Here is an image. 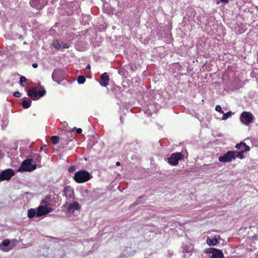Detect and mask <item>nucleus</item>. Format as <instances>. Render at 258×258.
<instances>
[{
    "label": "nucleus",
    "instance_id": "nucleus-1",
    "mask_svg": "<svg viewBox=\"0 0 258 258\" xmlns=\"http://www.w3.org/2000/svg\"><path fill=\"white\" fill-rule=\"evenodd\" d=\"M91 175L86 170H80L77 172L74 176V180L78 183H83L89 180Z\"/></svg>",
    "mask_w": 258,
    "mask_h": 258
},
{
    "label": "nucleus",
    "instance_id": "nucleus-2",
    "mask_svg": "<svg viewBox=\"0 0 258 258\" xmlns=\"http://www.w3.org/2000/svg\"><path fill=\"white\" fill-rule=\"evenodd\" d=\"M36 168V165L32 164V159H27L24 160L21 166L18 169V171H28L30 172L34 170Z\"/></svg>",
    "mask_w": 258,
    "mask_h": 258
},
{
    "label": "nucleus",
    "instance_id": "nucleus-3",
    "mask_svg": "<svg viewBox=\"0 0 258 258\" xmlns=\"http://www.w3.org/2000/svg\"><path fill=\"white\" fill-rule=\"evenodd\" d=\"M46 92L45 90L38 91L36 88H32L28 90L27 92L28 96L33 100H37L38 98L43 96Z\"/></svg>",
    "mask_w": 258,
    "mask_h": 258
},
{
    "label": "nucleus",
    "instance_id": "nucleus-4",
    "mask_svg": "<svg viewBox=\"0 0 258 258\" xmlns=\"http://www.w3.org/2000/svg\"><path fill=\"white\" fill-rule=\"evenodd\" d=\"M53 211L51 205H40L37 209V216L47 215Z\"/></svg>",
    "mask_w": 258,
    "mask_h": 258
},
{
    "label": "nucleus",
    "instance_id": "nucleus-5",
    "mask_svg": "<svg viewBox=\"0 0 258 258\" xmlns=\"http://www.w3.org/2000/svg\"><path fill=\"white\" fill-rule=\"evenodd\" d=\"M253 119V115L249 112L244 111L241 114L240 120L245 124H248V123L252 122Z\"/></svg>",
    "mask_w": 258,
    "mask_h": 258
},
{
    "label": "nucleus",
    "instance_id": "nucleus-6",
    "mask_svg": "<svg viewBox=\"0 0 258 258\" xmlns=\"http://www.w3.org/2000/svg\"><path fill=\"white\" fill-rule=\"evenodd\" d=\"M183 158V155L181 153H175L171 154V156L168 158V163L171 165H176L178 163V161Z\"/></svg>",
    "mask_w": 258,
    "mask_h": 258
},
{
    "label": "nucleus",
    "instance_id": "nucleus-7",
    "mask_svg": "<svg viewBox=\"0 0 258 258\" xmlns=\"http://www.w3.org/2000/svg\"><path fill=\"white\" fill-rule=\"evenodd\" d=\"M205 253H212L211 258H223L224 255L221 250L215 248H210L205 250Z\"/></svg>",
    "mask_w": 258,
    "mask_h": 258
},
{
    "label": "nucleus",
    "instance_id": "nucleus-8",
    "mask_svg": "<svg viewBox=\"0 0 258 258\" xmlns=\"http://www.w3.org/2000/svg\"><path fill=\"white\" fill-rule=\"evenodd\" d=\"M234 159V153L233 151H230L227 152L226 154L223 156H220L218 158V160L221 162H230L232 160Z\"/></svg>",
    "mask_w": 258,
    "mask_h": 258
},
{
    "label": "nucleus",
    "instance_id": "nucleus-9",
    "mask_svg": "<svg viewBox=\"0 0 258 258\" xmlns=\"http://www.w3.org/2000/svg\"><path fill=\"white\" fill-rule=\"evenodd\" d=\"M14 174V171L11 169L4 170L0 175V181L10 180Z\"/></svg>",
    "mask_w": 258,
    "mask_h": 258
},
{
    "label": "nucleus",
    "instance_id": "nucleus-10",
    "mask_svg": "<svg viewBox=\"0 0 258 258\" xmlns=\"http://www.w3.org/2000/svg\"><path fill=\"white\" fill-rule=\"evenodd\" d=\"M63 77L64 73L63 71L60 69L55 70L52 74L53 80L58 83L59 81L63 79Z\"/></svg>",
    "mask_w": 258,
    "mask_h": 258
},
{
    "label": "nucleus",
    "instance_id": "nucleus-11",
    "mask_svg": "<svg viewBox=\"0 0 258 258\" xmlns=\"http://www.w3.org/2000/svg\"><path fill=\"white\" fill-rule=\"evenodd\" d=\"M47 3V0H31V6L37 9H42Z\"/></svg>",
    "mask_w": 258,
    "mask_h": 258
},
{
    "label": "nucleus",
    "instance_id": "nucleus-12",
    "mask_svg": "<svg viewBox=\"0 0 258 258\" xmlns=\"http://www.w3.org/2000/svg\"><path fill=\"white\" fill-rule=\"evenodd\" d=\"M80 209V206L78 202H74L70 204L67 209V212L69 215L73 214L76 211H79Z\"/></svg>",
    "mask_w": 258,
    "mask_h": 258
},
{
    "label": "nucleus",
    "instance_id": "nucleus-13",
    "mask_svg": "<svg viewBox=\"0 0 258 258\" xmlns=\"http://www.w3.org/2000/svg\"><path fill=\"white\" fill-rule=\"evenodd\" d=\"M74 191L72 187L70 186H66L63 189L62 196H65L66 198L70 200L74 198Z\"/></svg>",
    "mask_w": 258,
    "mask_h": 258
},
{
    "label": "nucleus",
    "instance_id": "nucleus-14",
    "mask_svg": "<svg viewBox=\"0 0 258 258\" xmlns=\"http://www.w3.org/2000/svg\"><path fill=\"white\" fill-rule=\"evenodd\" d=\"M52 45L56 49L68 48L69 47V45L68 43H64L59 40H55L52 43Z\"/></svg>",
    "mask_w": 258,
    "mask_h": 258
},
{
    "label": "nucleus",
    "instance_id": "nucleus-15",
    "mask_svg": "<svg viewBox=\"0 0 258 258\" xmlns=\"http://www.w3.org/2000/svg\"><path fill=\"white\" fill-rule=\"evenodd\" d=\"M220 239V236L218 235L214 236L213 238H209L207 239V243L209 245H216L218 242L219 240Z\"/></svg>",
    "mask_w": 258,
    "mask_h": 258
},
{
    "label": "nucleus",
    "instance_id": "nucleus-16",
    "mask_svg": "<svg viewBox=\"0 0 258 258\" xmlns=\"http://www.w3.org/2000/svg\"><path fill=\"white\" fill-rule=\"evenodd\" d=\"M101 79L102 82H100V85L104 87L107 86L109 78L106 73H104L101 75Z\"/></svg>",
    "mask_w": 258,
    "mask_h": 258
},
{
    "label": "nucleus",
    "instance_id": "nucleus-17",
    "mask_svg": "<svg viewBox=\"0 0 258 258\" xmlns=\"http://www.w3.org/2000/svg\"><path fill=\"white\" fill-rule=\"evenodd\" d=\"M27 216L29 218H32L37 216V211L34 209H30L28 210Z\"/></svg>",
    "mask_w": 258,
    "mask_h": 258
},
{
    "label": "nucleus",
    "instance_id": "nucleus-18",
    "mask_svg": "<svg viewBox=\"0 0 258 258\" xmlns=\"http://www.w3.org/2000/svg\"><path fill=\"white\" fill-rule=\"evenodd\" d=\"M10 243V241L9 239L4 240L2 243H0V249L3 251L5 250L4 246H7Z\"/></svg>",
    "mask_w": 258,
    "mask_h": 258
},
{
    "label": "nucleus",
    "instance_id": "nucleus-19",
    "mask_svg": "<svg viewBox=\"0 0 258 258\" xmlns=\"http://www.w3.org/2000/svg\"><path fill=\"white\" fill-rule=\"evenodd\" d=\"M233 152L234 153V159L236 157H238L241 159L243 158V154L244 153V150H241L240 152L233 151Z\"/></svg>",
    "mask_w": 258,
    "mask_h": 258
},
{
    "label": "nucleus",
    "instance_id": "nucleus-20",
    "mask_svg": "<svg viewBox=\"0 0 258 258\" xmlns=\"http://www.w3.org/2000/svg\"><path fill=\"white\" fill-rule=\"evenodd\" d=\"M31 101L30 100H24L22 102V105L25 109L28 108L31 106Z\"/></svg>",
    "mask_w": 258,
    "mask_h": 258
},
{
    "label": "nucleus",
    "instance_id": "nucleus-21",
    "mask_svg": "<svg viewBox=\"0 0 258 258\" xmlns=\"http://www.w3.org/2000/svg\"><path fill=\"white\" fill-rule=\"evenodd\" d=\"M51 142L54 145H56L59 142V137L56 136H53L51 137Z\"/></svg>",
    "mask_w": 258,
    "mask_h": 258
},
{
    "label": "nucleus",
    "instance_id": "nucleus-22",
    "mask_svg": "<svg viewBox=\"0 0 258 258\" xmlns=\"http://www.w3.org/2000/svg\"><path fill=\"white\" fill-rule=\"evenodd\" d=\"M192 249H193V247L192 246V245H191L189 247V248L188 250L185 251V249H184L183 251H185V252L187 253V255H186L185 254H184V256H187V257H188L189 256L191 255L192 251Z\"/></svg>",
    "mask_w": 258,
    "mask_h": 258
},
{
    "label": "nucleus",
    "instance_id": "nucleus-23",
    "mask_svg": "<svg viewBox=\"0 0 258 258\" xmlns=\"http://www.w3.org/2000/svg\"><path fill=\"white\" fill-rule=\"evenodd\" d=\"M223 116L222 117V120H226L228 118H229L230 116H231L232 115V112L231 111H229L226 113H223Z\"/></svg>",
    "mask_w": 258,
    "mask_h": 258
},
{
    "label": "nucleus",
    "instance_id": "nucleus-24",
    "mask_svg": "<svg viewBox=\"0 0 258 258\" xmlns=\"http://www.w3.org/2000/svg\"><path fill=\"white\" fill-rule=\"evenodd\" d=\"M78 82L80 84H82L85 83L86 81L85 78L83 76H79L78 78Z\"/></svg>",
    "mask_w": 258,
    "mask_h": 258
},
{
    "label": "nucleus",
    "instance_id": "nucleus-25",
    "mask_svg": "<svg viewBox=\"0 0 258 258\" xmlns=\"http://www.w3.org/2000/svg\"><path fill=\"white\" fill-rule=\"evenodd\" d=\"M49 199V197L48 196H46L45 197L44 199H43L40 203V205H50L48 204V201Z\"/></svg>",
    "mask_w": 258,
    "mask_h": 258
},
{
    "label": "nucleus",
    "instance_id": "nucleus-26",
    "mask_svg": "<svg viewBox=\"0 0 258 258\" xmlns=\"http://www.w3.org/2000/svg\"><path fill=\"white\" fill-rule=\"evenodd\" d=\"M27 81V79L26 77L24 76H21L20 79V84L21 86L24 87V84H23V83L26 82Z\"/></svg>",
    "mask_w": 258,
    "mask_h": 258
},
{
    "label": "nucleus",
    "instance_id": "nucleus-27",
    "mask_svg": "<svg viewBox=\"0 0 258 258\" xmlns=\"http://www.w3.org/2000/svg\"><path fill=\"white\" fill-rule=\"evenodd\" d=\"M215 110L221 113H224V112L222 109L221 106L219 105H217L216 106Z\"/></svg>",
    "mask_w": 258,
    "mask_h": 258
},
{
    "label": "nucleus",
    "instance_id": "nucleus-28",
    "mask_svg": "<svg viewBox=\"0 0 258 258\" xmlns=\"http://www.w3.org/2000/svg\"><path fill=\"white\" fill-rule=\"evenodd\" d=\"M245 143H244V142H241L239 144H237L235 146V148L236 149H240V147H243V146H245Z\"/></svg>",
    "mask_w": 258,
    "mask_h": 258
},
{
    "label": "nucleus",
    "instance_id": "nucleus-29",
    "mask_svg": "<svg viewBox=\"0 0 258 258\" xmlns=\"http://www.w3.org/2000/svg\"><path fill=\"white\" fill-rule=\"evenodd\" d=\"M243 148H244V149H242L241 150H244V152H247L250 150L249 147L248 146H247L246 144L245 146H243Z\"/></svg>",
    "mask_w": 258,
    "mask_h": 258
},
{
    "label": "nucleus",
    "instance_id": "nucleus-30",
    "mask_svg": "<svg viewBox=\"0 0 258 258\" xmlns=\"http://www.w3.org/2000/svg\"><path fill=\"white\" fill-rule=\"evenodd\" d=\"M76 170V167L74 166H71L69 169L68 171L69 172H72Z\"/></svg>",
    "mask_w": 258,
    "mask_h": 258
},
{
    "label": "nucleus",
    "instance_id": "nucleus-31",
    "mask_svg": "<svg viewBox=\"0 0 258 258\" xmlns=\"http://www.w3.org/2000/svg\"><path fill=\"white\" fill-rule=\"evenodd\" d=\"M13 95L16 97H20L21 96V94L19 92H16Z\"/></svg>",
    "mask_w": 258,
    "mask_h": 258
},
{
    "label": "nucleus",
    "instance_id": "nucleus-32",
    "mask_svg": "<svg viewBox=\"0 0 258 258\" xmlns=\"http://www.w3.org/2000/svg\"><path fill=\"white\" fill-rule=\"evenodd\" d=\"M141 198H142L141 197L139 198L136 202H135L133 204V205L136 206V205H138L140 203L139 201L141 199Z\"/></svg>",
    "mask_w": 258,
    "mask_h": 258
},
{
    "label": "nucleus",
    "instance_id": "nucleus-33",
    "mask_svg": "<svg viewBox=\"0 0 258 258\" xmlns=\"http://www.w3.org/2000/svg\"><path fill=\"white\" fill-rule=\"evenodd\" d=\"M35 156H36V159L37 160H38V161H40V159H41V157H40V156L39 155H38V154H36V155H35Z\"/></svg>",
    "mask_w": 258,
    "mask_h": 258
},
{
    "label": "nucleus",
    "instance_id": "nucleus-34",
    "mask_svg": "<svg viewBox=\"0 0 258 258\" xmlns=\"http://www.w3.org/2000/svg\"><path fill=\"white\" fill-rule=\"evenodd\" d=\"M76 131L78 134H81L82 132V130L80 128H79L76 130Z\"/></svg>",
    "mask_w": 258,
    "mask_h": 258
},
{
    "label": "nucleus",
    "instance_id": "nucleus-35",
    "mask_svg": "<svg viewBox=\"0 0 258 258\" xmlns=\"http://www.w3.org/2000/svg\"><path fill=\"white\" fill-rule=\"evenodd\" d=\"M32 67L34 68H37L38 67V64L37 63H34L32 64Z\"/></svg>",
    "mask_w": 258,
    "mask_h": 258
},
{
    "label": "nucleus",
    "instance_id": "nucleus-36",
    "mask_svg": "<svg viewBox=\"0 0 258 258\" xmlns=\"http://www.w3.org/2000/svg\"><path fill=\"white\" fill-rule=\"evenodd\" d=\"M253 239L257 240L258 239V236L257 235H254L252 236Z\"/></svg>",
    "mask_w": 258,
    "mask_h": 258
},
{
    "label": "nucleus",
    "instance_id": "nucleus-37",
    "mask_svg": "<svg viewBox=\"0 0 258 258\" xmlns=\"http://www.w3.org/2000/svg\"><path fill=\"white\" fill-rule=\"evenodd\" d=\"M221 2H222L223 3L225 4H227L228 3L229 0H220Z\"/></svg>",
    "mask_w": 258,
    "mask_h": 258
},
{
    "label": "nucleus",
    "instance_id": "nucleus-38",
    "mask_svg": "<svg viewBox=\"0 0 258 258\" xmlns=\"http://www.w3.org/2000/svg\"><path fill=\"white\" fill-rule=\"evenodd\" d=\"M120 165V163L119 162H117L116 163V165L119 166Z\"/></svg>",
    "mask_w": 258,
    "mask_h": 258
},
{
    "label": "nucleus",
    "instance_id": "nucleus-39",
    "mask_svg": "<svg viewBox=\"0 0 258 258\" xmlns=\"http://www.w3.org/2000/svg\"><path fill=\"white\" fill-rule=\"evenodd\" d=\"M2 157V151L0 150V158Z\"/></svg>",
    "mask_w": 258,
    "mask_h": 258
},
{
    "label": "nucleus",
    "instance_id": "nucleus-40",
    "mask_svg": "<svg viewBox=\"0 0 258 258\" xmlns=\"http://www.w3.org/2000/svg\"><path fill=\"white\" fill-rule=\"evenodd\" d=\"M66 133H71V131H66Z\"/></svg>",
    "mask_w": 258,
    "mask_h": 258
},
{
    "label": "nucleus",
    "instance_id": "nucleus-41",
    "mask_svg": "<svg viewBox=\"0 0 258 258\" xmlns=\"http://www.w3.org/2000/svg\"><path fill=\"white\" fill-rule=\"evenodd\" d=\"M87 68L90 69V65L87 66Z\"/></svg>",
    "mask_w": 258,
    "mask_h": 258
},
{
    "label": "nucleus",
    "instance_id": "nucleus-42",
    "mask_svg": "<svg viewBox=\"0 0 258 258\" xmlns=\"http://www.w3.org/2000/svg\"><path fill=\"white\" fill-rule=\"evenodd\" d=\"M84 191H85V192H86V193H87V192H88V190H87V189H85Z\"/></svg>",
    "mask_w": 258,
    "mask_h": 258
},
{
    "label": "nucleus",
    "instance_id": "nucleus-43",
    "mask_svg": "<svg viewBox=\"0 0 258 258\" xmlns=\"http://www.w3.org/2000/svg\"><path fill=\"white\" fill-rule=\"evenodd\" d=\"M217 4L219 5V2H217Z\"/></svg>",
    "mask_w": 258,
    "mask_h": 258
}]
</instances>
